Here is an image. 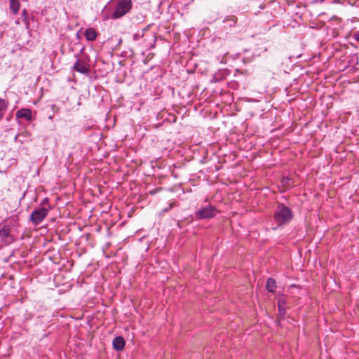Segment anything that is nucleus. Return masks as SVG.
Returning a JSON list of instances; mask_svg holds the SVG:
<instances>
[{
    "label": "nucleus",
    "mask_w": 359,
    "mask_h": 359,
    "mask_svg": "<svg viewBox=\"0 0 359 359\" xmlns=\"http://www.w3.org/2000/svg\"><path fill=\"white\" fill-rule=\"evenodd\" d=\"M109 6L111 7V18L118 19L130 12L133 2L131 0L111 1Z\"/></svg>",
    "instance_id": "nucleus-1"
},
{
    "label": "nucleus",
    "mask_w": 359,
    "mask_h": 359,
    "mask_svg": "<svg viewBox=\"0 0 359 359\" xmlns=\"http://www.w3.org/2000/svg\"><path fill=\"white\" fill-rule=\"evenodd\" d=\"M293 217L291 209L284 204H279L274 212L273 218L279 226L290 223Z\"/></svg>",
    "instance_id": "nucleus-2"
},
{
    "label": "nucleus",
    "mask_w": 359,
    "mask_h": 359,
    "mask_svg": "<svg viewBox=\"0 0 359 359\" xmlns=\"http://www.w3.org/2000/svg\"><path fill=\"white\" fill-rule=\"evenodd\" d=\"M48 213V209L46 208H35L30 215V221L34 225H39L46 217Z\"/></svg>",
    "instance_id": "nucleus-3"
},
{
    "label": "nucleus",
    "mask_w": 359,
    "mask_h": 359,
    "mask_svg": "<svg viewBox=\"0 0 359 359\" xmlns=\"http://www.w3.org/2000/svg\"><path fill=\"white\" fill-rule=\"evenodd\" d=\"M11 228L6 224H0V238L1 242L6 245H10L15 241L14 236L11 233Z\"/></svg>",
    "instance_id": "nucleus-4"
},
{
    "label": "nucleus",
    "mask_w": 359,
    "mask_h": 359,
    "mask_svg": "<svg viewBox=\"0 0 359 359\" xmlns=\"http://www.w3.org/2000/svg\"><path fill=\"white\" fill-rule=\"evenodd\" d=\"M218 210L212 205H208L195 213V217L197 219H204L212 218L217 215Z\"/></svg>",
    "instance_id": "nucleus-5"
},
{
    "label": "nucleus",
    "mask_w": 359,
    "mask_h": 359,
    "mask_svg": "<svg viewBox=\"0 0 359 359\" xmlns=\"http://www.w3.org/2000/svg\"><path fill=\"white\" fill-rule=\"evenodd\" d=\"M73 69L83 74H87L90 72L88 65L84 62H81L78 60L74 63Z\"/></svg>",
    "instance_id": "nucleus-6"
},
{
    "label": "nucleus",
    "mask_w": 359,
    "mask_h": 359,
    "mask_svg": "<svg viewBox=\"0 0 359 359\" xmlns=\"http://www.w3.org/2000/svg\"><path fill=\"white\" fill-rule=\"evenodd\" d=\"M18 118H25L26 121H31L32 118V111L29 109H21L16 112Z\"/></svg>",
    "instance_id": "nucleus-7"
},
{
    "label": "nucleus",
    "mask_w": 359,
    "mask_h": 359,
    "mask_svg": "<svg viewBox=\"0 0 359 359\" xmlns=\"http://www.w3.org/2000/svg\"><path fill=\"white\" fill-rule=\"evenodd\" d=\"M126 342L122 337H116L113 339V346L116 351H122L124 348Z\"/></svg>",
    "instance_id": "nucleus-8"
},
{
    "label": "nucleus",
    "mask_w": 359,
    "mask_h": 359,
    "mask_svg": "<svg viewBox=\"0 0 359 359\" xmlns=\"http://www.w3.org/2000/svg\"><path fill=\"white\" fill-rule=\"evenodd\" d=\"M86 39L89 41H93L97 38V32L94 28L89 27L85 30L84 33Z\"/></svg>",
    "instance_id": "nucleus-9"
},
{
    "label": "nucleus",
    "mask_w": 359,
    "mask_h": 359,
    "mask_svg": "<svg viewBox=\"0 0 359 359\" xmlns=\"http://www.w3.org/2000/svg\"><path fill=\"white\" fill-rule=\"evenodd\" d=\"M8 107V102L4 99L0 98V121L4 118V116L7 111Z\"/></svg>",
    "instance_id": "nucleus-10"
},
{
    "label": "nucleus",
    "mask_w": 359,
    "mask_h": 359,
    "mask_svg": "<svg viewBox=\"0 0 359 359\" xmlns=\"http://www.w3.org/2000/svg\"><path fill=\"white\" fill-rule=\"evenodd\" d=\"M20 8V4L19 0H10V9L14 15L18 13Z\"/></svg>",
    "instance_id": "nucleus-11"
},
{
    "label": "nucleus",
    "mask_w": 359,
    "mask_h": 359,
    "mask_svg": "<svg viewBox=\"0 0 359 359\" xmlns=\"http://www.w3.org/2000/svg\"><path fill=\"white\" fill-rule=\"evenodd\" d=\"M266 289L269 292H273L276 288V282L273 278H269L266 281Z\"/></svg>",
    "instance_id": "nucleus-12"
},
{
    "label": "nucleus",
    "mask_w": 359,
    "mask_h": 359,
    "mask_svg": "<svg viewBox=\"0 0 359 359\" xmlns=\"http://www.w3.org/2000/svg\"><path fill=\"white\" fill-rule=\"evenodd\" d=\"M285 302L283 300H279L278 303L279 315L283 316L285 314V309L283 307Z\"/></svg>",
    "instance_id": "nucleus-13"
},
{
    "label": "nucleus",
    "mask_w": 359,
    "mask_h": 359,
    "mask_svg": "<svg viewBox=\"0 0 359 359\" xmlns=\"http://www.w3.org/2000/svg\"><path fill=\"white\" fill-rule=\"evenodd\" d=\"M224 22H229V25H233L236 22V18L234 16L226 18L224 20Z\"/></svg>",
    "instance_id": "nucleus-14"
},
{
    "label": "nucleus",
    "mask_w": 359,
    "mask_h": 359,
    "mask_svg": "<svg viewBox=\"0 0 359 359\" xmlns=\"http://www.w3.org/2000/svg\"><path fill=\"white\" fill-rule=\"evenodd\" d=\"M22 18L23 21L26 23L27 27L29 26V22H28V17H27V13L25 9L22 11Z\"/></svg>",
    "instance_id": "nucleus-15"
},
{
    "label": "nucleus",
    "mask_w": 359,
    "mask_h": 359,
    "mask_svg": "<svg viewBox=\"0 0 359 359\" xmlns=\"http://www.w3.org/2000/svg\"><path fill=\"white\" fill-rule=\"evenodd\" d=\"M142 36H143V34L140 35V34H137H137H135L133 35V39H134L135 41H137V40H139V39H140V37H142Z\"/></svg>",
    "instance_id": "nucleus-16"
},
{
    "label": "nucleus",
    "mask_w": 359,
    "mask_h": 359,
    "mask_svg": "<svg viewBox=\"0 0 359 359\" xmlns=\"http://www.w3.org/2000/svg\"><path fill=\"white\" fill-rule=\"evenodd\" d=\"M354 39L359 43V31L355 32L353 35Z\"/></svg>",
    "instance_id": "nucleus-17"
},
{
    "label": "nucleus",
    "mask_w": 359,
    "mask_h": 359,
    "mask_svg": "<svg viewBox=\"0 0 359 359\" xmlns=\"http://www.w3.org/2000/svg\"><path fill=\"white\" fill-rule=\"evenodd\" d=\"M48 202H49L48 198H45L43 199V201H41V205H46V204L48 203Z\"/></svg>",
    "instance_id": "nucleus-18"
}]
</instances>
